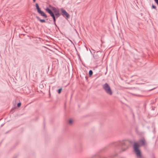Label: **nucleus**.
<instances>
[{
	"label": "nucleus",
	"mask_w": 158,
	"mask_h": 158,
	"mask_svg": "<svg viewBox=\"0 0 158 158\" xmlns=\"http://www.w3.org/2000/svg\"><path fill=\"white\" fill-rule=\"evenodd\" d=\"M37 11L39 15H35L36 19L40 23H45V19L47 17L46 14L42 10H37Z\"/></svg>",
	"instance_id": "f257e3e1"
},
{
	"label": "nucleus",
	"mask_w": 158,
	"mask_h": 158,
	"mask_svg": "<svg viewBox=\"0 0 158 158\" xmlns=\"http://www.w3.org/2000/svg\"><path fill=\"white\" fill-rule=\"evenodd\" d=\"M114 144L115 146H117L118 145L121 146L123 151L126 150L129 147L128 142L127 141L116 142L114 143Z\"/></svg>",
	"instance_id": "f03ea898"
},
{
	"label": "nucleus",
	"mask_w": 158,
	"mask_h": 158,
	"mask_svg": "<svg viewBox=\"0 0 158 158\" xmlns=\"http://www.w3.org/2000/svg\"><path fill=\"white\" fill-rule=\"evenodd\" d=\"M139 145L137 143H135L133 146L134 151L137 158H142L141 151L139 149Z\"/></svg>",
	"instance_id": "7ed1b4c3"
},
{
	"label": "nucleus",
	"mask_w": 158,
	"mask_h": 158,
	"mask_svg": "<svg viewBox=\"0 0 158 158\" xmlns=\"http://www.w3.org/2000/svg\"><path fill=\"white\" fill-rule=\"evenodd\" d=\"M103 89L104 90L106 93L109 95H111L112 94V91L109 86L107 83H105L102 86Z\"/></svg>",
	"instance_id": "20e7f679"
},
{
	"label": "nucleus",
	"mask_w": 158,
	"mask_h": 158,
	"mask_svg": "<svg viewBox=\"0 0 158 158\" xmlns=\"http://www.w3.org/2000/svg\"><path fill=\"white\" fill-rule=\"evenodd\" d=\"M48 13L50 15L51 17H52L53 20V23L56 26V17L54 15V13L52 11V10H47Z\"/></svg>",
	"instance_id": "39448f33"
},
{
	"label": "nucleus",
	"mask_w": 158,
	"mask_h": 158,
	"mask_svg": "<svg viewBox=\"0 0 158 158\" xmlns=\"http://www.w3.org/2000/svg\"><path fill=\"white\" fill-rule=\"evenodd\" d=\"M45 10H57L55 7H53L50 5H48Z\"/></svg>",
	"instance_id": "423d86ee"
},
{
	"label": "nucleus",
	"mask_w": 158,
	"mask_h": 158,
	"mask_svg": "<svg viewBox=\"0 0 158 158\" xmlns=\"http://www.w3.org/2000/svg\"><path fill=\"white\" fill-rule=\"evenodd\" d=\"M62 15L63 16H66V19H68L69 18V14L66 12V10H61Z\"/></svg>",
	"instance_id": "0eeeda50"
},
{
	"label": "nucleus",
	"mask_w": 158,
	"mask_h": 158,
	"mask_svg": "<svg viewBox=\"0 0 158 158\" xmlns=\"http://www.w3.org/2000/svg\"><path fill=\"white\" fill-rule=\"evenodd\" d=\"M139 143L141 145L144 146L146 144V141L144 138L140 139L139 140Z\"/></svg>",
	"instance_id": "6e6552de"
},
{
	"label": "nucleus",
	"mask_w": 158,
	"mask_h": 158,
	"mask_svg": "<svg viewBox=\"0 0 158 158\" xmlns=\"http://www.w3.org/2000/svg\"><path fill=\"white\" fill-rule=\"evenodd\" d=\"M54 12H53L54 15H55L56 17V18H58L59 16H60V14H59V13L58 11V10H54Z\"/></svg>",
	"instance_id": "1a4fd4ad"
},
{
	"label": "nucleus",
	"mask_w": 158,
	"mask_h": 158,
	"mask_svg": "<svg viewBox=\"0 0 158 158\" xmlns=\"http://www.w3.org/2000/svg\"><path fill=\"white\" fill-rule=\"evenodd\" d=\"M35 7H36V10H41L38 3H36L35 4Z\"/></svg>",
	"instance_id": "9d476101"
},
{
	"label": "nucleus",
	"mask_w": 158,
	"mask_h": 158,
	"mask_svg": "<svg viewBox=\"0 0 158 158\" xmlns=\"http://www.w3.org/2000/svg\"><path fill=\"white\" fill-rule=\"evenodd\" d=\"M93 71L92 70H90L89 71V75L90 76H91L92 74H93Z\"/></svg>",
	"instance_id": "9b49d317"
},
{
	"label": "nucleus",
	"mask_w": 158,
	"mask_h": 158,
	"mask_svg": "<svg viewBox=\"0 0 158 158\" xmlns=\"http://www.w3.org/2000/svg\"><path fill=\"white\" fill-rule=\"evenodd\" d=\"M62 90V88H60V89H58V93L59 94H60V93Z\"/></svg>",
	"instance_id": "f8f14e48"
},
{
	"label": "nucleus",
	"mask_w": 158,
	"mask_h": 158,
	"mask_svg": "<svg viewBox=\"0 0 158 158\" xmlns=\"http://www.w3.org/2000/svg\"><path fill=\"white\" fill-rule=\"evenodd\" d=\"M156 6L154 5H152V9H156Z\"/></svg>",
	"instance_id": "ddd939ff"
},
{
	"label": "nucleus",
	"mask_w": 158,
	"mask_h": 158,
	"mask_svg": "<svg viewBox=\"0 0 158 158\" xmlns=\"http://www.w3.org/2000/svg\"><path fill=\"white\" fill-rule=\"evenodd\" d=\"M21 103L19 102V103L18 104H17V106L18 107H19L21 106Z\"/></svg>",
	"instance_id": "4468645a"
},
{
	"label": "nucleus",
	"mask_w": 158,
	"mask_h": 158,
	"mask_svg": "<svg viewBox=\"0 0 158 158\" xmlns=\"http://www.w3.org/2000/svg\"><path fill=\"white\" fill-rule=\"evenodd\" d=\"M154 1L158 6V0H154Z\"/></svg>",
	"instance_id": "2eb2a0df"
},
{
	"label": "nucleus",
	"mask_w": 158,
	"mask_h": 158,
	"mask_svg": "<svg viewBox=\"0 0 158 158\" xmlns=\"http://www.w3.org/2000/svg\"><path fill=\"white\" fill-rule=\"evenodd\" d=\"M73 121L72 120H70L69 121V123L70 124H71L72 123Z\"/></svg>",
	"instance_id": "dca6fc26"
},
{
	"label": "nucleus",
	"mask_w": 158,
	"mask_h": 158,
	"mask_svg": "<svg viewBox=\"0 0 158 158\" xmlns=\"http://www.w3.org/2000/svg\"><path fill=\"white\" fill-rule=\"evenodd\" d=\"M116 155H117V154H116L115 156H111V157H114V156H116Z\"/></svg>",
	"instance_id": "f3484780"
},
{
	"label": "nucleus",
	"mask_w": 158,
	"mask_h": 158,
	"mask_svg": "<svg viewBox=\"0 0 158 158\" xmlns=\"http://www.w3.org/2000/svg\"><path fill=\"white\" fill-rule=\"evenodd\" d=\"M33 2H35L36 0H33Z\"/></svg>",
	"instance_id": "a211bd4d"
},
{
	"label": "nucleus",
	"mask_w": 158,
	"mask_h": 158,
	"mask_svg": "<svg viewBox=\"0 0 158 158\" xmlns=\"http://www.w3.org/2000/svg\"><path fill=\"white\" fill-rule=\"evenodd\" d=\"M60 10H64L63 9V8H61V9H60Z\"/></svg>",
	"instance_id": "6ab92c4d"
},
{
	"label": "nucleus",
	"mask_w": 158,
	"mask_h": 158,
	"mask_svg": "<svg viewBox=\"0 0 158 158\" xmlns=\"http://www.w3.org/2000/svg\"><path fill=\"white\" fill-rule=\"evenodd\" d=\"M3 126L2 124L1 126Z\"/></svg>",
	"instance_id": "aec40b11"
},
{
	"label": "nucleus",
	"mask_w": 158,
	"mask_h": 158,
	"mask_svg": "<svg viewBox=\"0 0 158 158\" xmlns=\"http://www.w3.org/2000/svg\"><path fill=\"white\" fill-rule=\"evenodd\" d=\"M121 158H124V157H121Z\"/></svg>",
	"instance_id": "412c9836"
}]
</instances>
